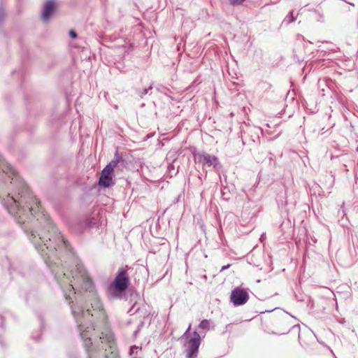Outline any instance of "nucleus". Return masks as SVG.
<instances>
[{"instance_id": "aec40b11", "label": "nucleus", "mask_w": 358, "mask_h": 358, "mask_svg": "<svg viewBox=\"0 0 358 358\" xmlns=\"http://www.w3.org/2000/svg\"><path fill=\"white\" fill-rule=\"evenodd\" d=\"M356 150L358 152V145H357V147L356 148Z\"/></svg>"}, {"instance_id": "0eeeda50", "label": "nucleus", "mask_w": 358, "mask_h": 358, "mask_svg": "<svg viewBox=\"0 0 358 358\" xmlns=\"http://www.w3.org/2000/svg\"><path fill=\"white\" fill-rule=\"evenodd\" d=\"M6 18V12L3 4V1L0 0V28H1L4 24Z\"/></svg>"}, {"instance_id": "6ab92c4d", "label": "nucleus", "mask_w": 358, "mask_h": 358, "mask_svg": "<svg viewBox=\"0 0 358 358\" xmlns=\"http://www.w3.org/2000/svg\"><path fill=\"white\" fill-rule=\"evenodd\" d=\"M144 106H145V104H144V103H142L141 106V107H143Z\"/></svg>"}, {"instance_id": "f8f14e48", "label": "nucleus", "mask_w": 358, "mask_h": 358, "mask_svg": "<svg viewBox=\"0 0 358 358\" xmlns=\"http://www.w3.org/2000/svg\"><path fill=\"white\" fill-rule=\"evenodd\" d=\"M296 18L294 16V10H291L288 15L286 16L284 22H287V24H289L294 21H295Z\"/></svg>"}, {"instance_id": "f257e3e1", "label": "nucleus", "mask_w": 358, "mask_h": 358, "mask_svg": "<svg viewBox=\"0 0 358 358\" xmlns=\"http://www.w3.org/2000/svg\"><path fill=\"white\" fill-rule=\"evenodd\" d=\"M41 229L31 232L30 241L55 273V278L71 306L88 358H119L114 334L94 285L78 260L70 271L59 268L58 255L63 251L73 256L69 243L52 221H38Z\"/></svg>"}, {"instance_id": "2eb2a0df", "label": "nucleus", "mask_w": 358, "mask_h": 358, "mask_svg": "<svg viewBox=\"0 0 358 358\" xmlns=\"http://www.w3.org/2000/svg\"><path fill=\"white\" fill-rule=\"evenodd\" d=\"M191 326H192V324H189V327H188L187 329L186 330V331L185 332V334H183V336H182L183 337L187 336V335L188 332L189 331V330H190V329H191Z\"/></svg>"}, {"instance_id": "423d86ee", "label": "nucleus", "mask_w": 358, "mask_h": 358, "mask_svg": "<svg viewBox=\"0 0 358 358\" xmlns=\"http://www.w3.org/2000/svg\"><path fill=\"white\" fill-rule=\"evenodd\" d=\"M57 8L55 0H46L43 5L41 18L43 21H48L55 13Z\"/></svg>"}, {"instance_id": "7ed1b4c3", "label": "nucleus", "mask_w": 358, "mask_h": 358, "mask_svg": "<svg viewBox=\"0 0 358 358\" xmlns=\"http://www.w3.org/2000/svg\"><path fill=\"white\" fill-rule=\"evenodd\" d=\"M118 163L117 160H113L102 170L99 180V184L104 187H109L113 185V172Z\"/></svg>"}, {"instance_id": "f03ea898", "label": "nucleus", "mask_w": 358, "mask_h": 358, "mask_svg": "<svg viewBox=\"0 0 358 358\" xmlns=\"http://www.w3.org/2000/svg\"><path fill=\"white\" fill-rule=\"evenodd\" d=\"M129 284L127 266L118 269L113 283L108 288V294L114 299H120L122 293L127 289Z\"/></svg>"}, {"instance_id": "f3484780", "label": "nucleus", "mask_w": 358, "mask_h": 358, "mask_svg": "<svg viewBox=\"0 0 358 358\" xmlns=\"http://www.w3.org/2000/svg\"><path fill=\"white\" fill-rule=\"evenodd\" d=\"M114 157H120V156L119 155V154H118V152H117V151H116V152H115V156H114Z\"/></svg>"}, {"instance_id": "20e7f679", "label": "nucleus", "mask_w": 358, "mask_h": 358, "mask_svg": "<svg viewBox=\"0 0 358 358\" xmlns=\"http://www.w3.org/2000/svg\"><path fill=\"white\" fill-rule=\"evenodd\" d=\"M200 343L201 336L196 331H194L187 343V358H196Z\"/></svg>"}, {"instance_id": "39448f33", "label": "nucleus", "mask_w": 358, "mask_h": 358, "mask_svg": "<svg viewBox=\"0 0 358 358\" xmlns=\"http://www.w3.org/2000/svg\"><path fill=\"white\" fill-rule=\"evenodd\" d=\"M249 299L248 292L241 287H236L231 291L230 299L235 306H242L247 303Z\"/></svg>"}, {"instance_id": "9d476101", "label": "nucleus", "mask_w": 358, "mask_h": 358, "mask_svg": "<svg viewBox=\"0 0 358 358\" xmlns=\"http://www.w3.org/2000/svg\"><path fill=\"white\" fill-rule=\"evenodd\" d=\"M199 328L208 331L210 329V321L208 320H201L199 324Z\"/></svg>"}, {"instance_id": "ddd939ff", "label": "nucleus", "mask_w": 358, "mask_h": 358, "mask_svg": "<svg viewBox=\"0 0 358 358\" xmlns=\"http://www.w3.org/2000/svg\"><path fill=\"white\" fill-rule=\"evenodd\" d=\"M245 0H229L230 4L232 6L240 5L243 3Z\"/></svg>"}, {"instance_id": "6e6552de", "label": "nucleus", "mask_w": 358, "mask_h": 358, "mask_svg": "<svg viewBox=\"0 0 358 358\" xmlns=\"http://www.w3.org/2000/svg\"><path fill=\"white\" fill-rule=\"evenodd\" d=\"M200 159H203V164L208 165L209 166H216L217 163V158H199Z\"/></svg>"}, {"instance_id": "dca6fc26", "label": "nucleus", "mask_w": 358, "mask_h": 358, "mask_svg": "<svg viewBox=\"0 0 358 358\" xmlns=\"http://www.w3.org/2000/svg\"><path fill=\"white\" fill-rule=\"evenodd\" d=\"M229 266H230V264H227V265L223 266L222 267V268H221L220 271L222 272V271H224V270L227 269L228 268H229Z\"/></svg>"}, {"instance_id": "9b49d317", "label": "nucleus", "mask_w": 358, "mask_h": 358, "mask_svg": "<svg viewBox=\"0 0 358 358\" xmlns=\"http://www.w3.org/2000/svg\"><path fill=\"white\" fill-rule=\"evenodd\" d=\"M152 89V85H151L149 87L145 88L142 90H138L137 94L140 97L143 98V96L146 95L149 92V91L151 90Z\"/></svg>"}, {"instance_id": "4468645a", "label": "nucleus", "mask_w": 358, "mask_h": 358, "mask_svg": "<svg viewBox=\"0 0 358 358\" xmlns=\"http://www.w3.org/2000/svg\"><path fill=\"white\" fill-rule=\"evenodd\" d=\"M69 36L73 39H76L78 38V34L75 30L71 29L69 31Z\"/></svg>"}, {"instance_id": "a211bd4d", "label": "nucleus", "mask_w": 358, "mask_h": 358, "mask_svg": "<svg viewBox=\"0 0 358 358\" xmlns=\"http://www.w3.org/2000/svg\"><path fill=\"white\" fill-rule=\"evenodd\" d=\"M203 157H206V155H203ZM206 157H212V156H211V155H206Z\"/></svg>"}, {"instance_id": "1a4fd4ad", "label": "nucleus", "mask_w": 358, "mask_h": 358, "mask_svg": "<svg viewBox=\"0 0 358 358\" xmlns=\"http://www.w3.org/2000/svg\"><path fill=\"white\" fill-rule=\"evenodd\" d=\"M141 351V348L137 345H133L130 348L129 355L133 358L134 357H138L139 353Z\"/></svg>"}]
</instances>
